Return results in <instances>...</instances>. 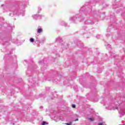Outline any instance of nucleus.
Returning <instances> with one entry per match:
<instances>
[{"label":"nucleus","instance_id":"4468645a","mask_svg":"<svg viewBox=\"0 0 125 125\" xmlns=\"http://www.w3.org/2000/svg\"><path fill=\"white\" fill-rule=\"evenodd\" d=\"M56 117L55 118V119ZM56 122H58V121H60V117H58L57 119H55Z\"/></svg>","mask_w":125,"mask_h":125},{"label":"nucleus","instance_id":"dca6fc26","mask_svg":"<svg viewBox=\"0 0 125 125\" xmlns=\"http://www.w3.org/2000/svg\"><path fill=\"white\" fill-rule=\"evenodd\" d=\"M37 42L40 43V39L38 38H36Z\"/></svg>","mask_w":125,"mask_h":125},{"label":"nucleus","instance_id":"1a4fd4ad","mask_svg":"<svg viewBox=\"0 0 125 125\" xmlns=\"http://www.w3.org/2000/svg\"><path fill=\"white\" fill-rule=\"evenodd\" d=\"M98 125H106V123H105V122H101L99 123Z\"/></svg>","mask_w":125,"mask_h":125},{"label":"nucleus","instance_id":"2eb2a0df","mask_svg":"<svg viewBox=\"0 0 125 125\" xmlns=\"http://www.w3.org/2000/svg\"><path fill=\"white\" fill-rule=\"evenodd\" d=\"M53 83H58V80L55 79V80H53Z\"/></svg>","mask_w":125,"mask_h":125},{"label":"nucleus","instance_id":"6ab92c4d","mask_svg":"<svg viewBox=\"0 0 125 125\" xmlns=\"http://www.w3.org/2000/svg\"><path fill=\"white\" fill-rule=\"evenodd\" d=\"M65 125H72V123L70 122L69 123H66Z\"/></svg>","mask_w":125,"mask_h":125},{"label":"nucleus","instance_id":"423d86ee","mask_svg":"<svg viewBox=\"0 0 125 125\" xmlns=\"http://www.w3.org/2000/svg\"><path fill=\"white\" fill-rule=\"evenodd\" d=\"M60 24L62 26H67V23H66L64 21H61L60 22Z\"/></svg>","mask_w":125,"mask_h":125},{"label":"nucleus","instance_id":"6e6552de","mask_svg":"<svg viewBox=\"0 0 125 125\" xmlns=\"http://www.w3.org/2000/svg\"><path fill=\"white\" fill-rule=\"evenodd\" d=\"M45 41V39H41L40 42H39V43H42V42H44Z\"/></svg>","mask_w":125,"mask_h":125},{"label":"nucleus","instance_id":"39448f33","mask_svg":"<svg viewBox=\"0 0 125 125\" xmlns=\"http://www.w3.org/2000/svg\"><path fill=\"white\" fill-rule=\"evenodd\" d=\"M105 45L107 49H111V45L107 42H105Z\"/></svg>","mask_w":125,"mask_h":125},{"label":"nucleus","instance_id":"5701e85b","mask_svg":"<svg viewBox=\"0 0 125 125\" xmlns=\"http://www.w3.org/2000/svg\"><path fill=\"white\" fill-rule=\"evenodd\" d=\"M43 108L42 106H40V109H42Z\"/></svg>","mask_w":125,"mask_h":125},{"label":"nucleus","instance_id":"f8f14e48","mask_svg":"<svg viewBox=\"0 0 125 125\" xmlns=\"http://www.w3.org/2000/svg\"><path fill=\"white\" fill-rule=\"evenodd\" d=\"M47 125V123H46V122L43 121V122H42V125Z\"/></svg>","mask_w":125,"mask_h":125},{"label":"nucleus","instance_id":"20e7f679","mask_svg":"<svg viewBox=\"0 0 125 125\" xmlns=\"http://www.w3.org/2000/svg\"><path fill=\"white\" fill-rule=\"evenodd\" d=\"M32 17L33 18V19L37 20V19L41 18L42 17L41 16H39L38 15H34L32 16Z\"/></svg>","mask_w":125,"mask_h":125},{"label":"nucleus","instance_id":"c85d7f7f","mask_svg":"<svg viewBox=\"0 0 125 125\" xmlns=\"http://www.w3.org/2000/svg\"><path fill=\"white\" fill-rule=\"evenodd\" d=\"M39 63H41V61L39 62Z\"/></svg>","mask_w":125,"mask_h":125},{"label":"nucleus","instance_id":"7ed1b4c3","mask_svg":"<svg viewBox=\"0 0 125 125\" xmlns=\"http://www.w3.org/2000/svg\"><path fill=\"white\" fill-rule=\"evenodd\" d=\"M13 30V27L10 25V24H8L7 25V27H6V33L7 34H10L11 32H12V30Z\"/></svg>","mask_w":125,"mask_h":125},{"label":"nucleus","instance_id":"4be33fe9","mask_svg":"<svg viewBox=\"0 0 125 125\" xmlns=\"http://www.w3.org/2000/svg\"><path fill=\"white\" fill-rule=\"evenodd\" d=\"M77 121H79V119H76V120H74V122H77Z\"/></svg>","mask_w":125,"mask_h":125},{"label":"nucleus","instance_id":"a878e982","mask_svg":"<svg viewBox=\"0 0 125 125\" xmlns=\"http://www.w3.org/2000/svg\"><path fill=\"white\" fill-rule=\"evenodd\" d=\"M3 5H4V4H2L1 5V6H3Z\"/></svg>","mask_w":125,"mask_h":125},{"label":"nucleus","instance_id":"bb28decb","mask_svg":"<svg viewBox=\"0 0 125 125\" xmlns=\"http://www.w3.org/2000/svg\"><path fill=\"white\" fill-rule=\"evenodd\" d=\"M124 125H125V121H124Z\"/></svg>","mask_w":125,"mask_h":125},{"label":"nucleus","instance_id":"f3484780","mask_svg":"<svg viewBox=\"0 0 125 125\" xmlns=\"http://www.w3.org/2000/svg\"><path fill=\"white\" fill-rule=\"evenodd\" d=\"M96 38H97V39H100V35H97Z\"/></svg>","mask_w":125,"mask_h":125},{"label":"nucleus","instance_id":"9d476101","mask_svg":"<svg viewBox=\"0 0 125 125\" xmlns=\"http://www.w3.org/2000/svg\"><path fill=\"white\" fill-rule=\"evenodd\" d=\"M30 42H35V39H34V38H30Z\"/></svg>","mask_w":125,"mask_h":125},{"label":"nucleus","instance_id":"b1692460","mask_svg":"<svg viewBox=\"0 0 125 125\" xmlns=\"http://www.w3.org/2000/svg\"><path fill=\"white\" fill-rule=\"evenodd\" d=\"M23 6H26V4H24V5H23Z\"/></svg>","mask_w":125,"mask_h":125},{"label":"nucleus","instance_id":"cd10ccee","mask_svg":"<svg viewBox=\"0 0 125 125\" xmlns=\"http://www.w3.org/2000/svg\"><path fill=\"white\" fill-rule=\"evenodd\" d=\"M4 27H5V24L4 25Z\"/></svg>","mask_w":125,"mask_h":125},{"label":"nucleus","instance_id":"aec40b11","mask_svg":"<svg viewBox=\"0 0 125 125\" xmlns=\"http://www.w3.org/2000/svg\"><path fill=\"white\" fill-rule=\"evenodd\" d=\"M72 108H75V107H76V105H75V104H72Z\"/></svg>","mask_w":125,"mask_h":125},{"label":"nucleus","instance_id":"393cba45","mask_svg":"<svg viewBox=\"0 0 125 125\" xmlns=\"http://www.w3.org/2000/svg\"><path fill=\"white\" fill-rule=\"evenodd\" d=\"M1 28V25H0V29Z\"/></svg>","mask_w":125,"mask_h":125},{"label":"nucleus","instance_id":"a211bd4d","mask_svg":"<svg viewBox=\"0 0 125 125\" xmlns=\"http://www.w3.org/2000/svg\"><path fill=\"white\" fill-rule=\"evenodd\" d=\"M41 10H42V8L41 7H39L38 8V12L40 13V11H41Z\"/></svg>","mask_w":125,"mask_h":125},{"label":"nucleus","instance_id":"c756f323","mask_svg":"<svg viewBox=\"0 0 125 125\" xmlns=\"http://www.w3.org/2000/svg\"><path fill=\"white\" fill-rule=\"evenodd\" d=\"M13 125H14V124H13Z\"/></svg>","mask_w":125,"mask_h":125},{"label":"nucleus","instance_id":"f257e3e1","mask_svg":"<svg viewBox=\"0 0 125 125\" xmlns=\"http://www.w3.org/2000/svg\"><path fill=\"white\" fill-rule=\"evenodd\" d=\"M92 8V7L91 6H83L80 10V13L76 15L74 17H70V21L75 23L76 20L79 19L80 22H83L84 20V24L85 25H92V24H94V22L90 20V17L88 16L91 13ZM84 16H86L85 20Z\"/></svg>","mask_w":125,"mask_h":125},{"label":"nucleus","instance_id":"f03ea898","mask_svg":"<svg viewBox=\"0 0 125 125\" xmlns=\"http://www.w3.org/2000/svg\"><path fill=\"white\" fill-rule=\"evenodd\" d=\"M0 43L5 46H8L10 44V39L5 37L3 34H0Z\"/></svg>","mask_w":125,"mask_h":125},{"label":"nucleus","instance_id":"412c9836","mask_svg":"<svg viewBox=\"0 0 125 125\" xmlns=\"http://www.w3.org/2000/svg\"><path fill=\"white\" fill-rule=\"evenodd\" d=\"M106 37H109V36H110V34H106Z\"/></svg>","mask_w":125,"mask_h":125},{"label":"nucleus","instance_id":"9b49d317","mask_svg":"<svg viewBox=\"0 0 125 125\" xmlns=\"http://www.w3.org/2000/svg\"><path fill=\"white\" fill-rule=\"evenodd\" d=\"M89 121H90V122H93V121H94V118H89Z\"/></svg>","mask_w":125,"mask_h":125},{"label":"nucleus","instance_id":"0eeeda50","mask_svg":"<svg viewBox=\"0 0 125 125\" xmlns=\"http://www.w3.org/2000/svg\"><path fill=\"white\" fill-rule=\"evenodd\" d=\"M42 32V28H38L37 30V33L40 34V33Z\"/></svg>","mask_w":125,"mask_h":125},{"label":"nucleus","instance_id":"ddd939ff","mask_svg":"<svg viewBox=\"0 0 125 125\" xmlns=\"http://www.w3.org/2000/svg\"><path fill=\"white\" fill-rule=\"evenodd\" d=\"M58 41H59V42H62V39L59 38L58 39Z\"/></svg>","mask_w":125,"mask_h":125}]
</instances>
